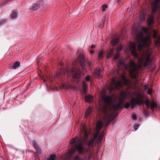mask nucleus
Segmentation results:
<instances>
[{"mask_svg": "<svg viewBox=\"0 0 160 160\" xmlns=\"http://www.w3.org/2000/svg\"><path fill=\"white\" fill-rule=\"evenodd\" d=\"M137 42L138 43V48L141 50L145 46L147 45V43H149L150 45L151 41L148 37H144L143 34L141 32H139L136 35Z\"/></svg>", "mask_w": 160, "mask_h": 160, "instance_id": "obj_1", "label": "nucleus"}, {"mask_svg": "<svg viewBox=\"0 0 160 160\" xmlns=\"http://www.w3.org/2000/svg\"><path fill=\"white\" fill-rule=\"evenodd\" d=\"M80 59L79 62V64L80 67H78L77 71L73 75V78L76 79H80L81 77L82 71H81V68L82 70L86 69V65L85 64V59L83 54H82L80 56Z\"/></svg>", "mask_w": 160, "mask_h": 160, "instance_id": "obj_2", "label": "nucleus"}, {"mask_svg": "<svg viewBox=\"0 0 160 160\" xmlns=\"http://www.w3.org/2000/svg\"><path fill=\"white\" fill-rule=\"evenodd\" d=\"M142 100L138 97H132L130 103L126 102L125 103L124 107L126 109L128 108L131 105V108L133 109L137 105L140 106L142 103Z\"/></svg>", "mask_w": 160, "mask_h": 160, "instance_id": "obj_3", "label": "nucleus"}, {"mask_svg": "<svg viewBox=\"0 0 160 160\" xmlns=\"http://www.w3.org/2000/svg\"><path fill=\"white\" fill-rule=\"evenodd\" d=\"M130 66L131 68L129 70L130 77L131 78L135 80H138V72L137 69V66L135 62L132 60L130 61L129 62Z\"/></svg>", "mask_w": 160, "mask_h": 160, "instance_id": "obj_4", "label": "nucleus"}, {"mask_svg": "<svg viewBox=\"0 0 160 160\" xmlns=\"http://www.w3.org/2000/svg\"><path fill=\"white\" fill-rule=\"evenodd\" d=\"M74 71V69L73 68L68 67L67 68H65L64 69V71L62 70H59L58 72L56 74V77L59 76V75H64L65 72H67V73L71 74V75L73 76V73Z\"/></svg>", "mask_w": 160, "mask_h": 160, "instance_id": "obj_5", "label": "nucleus"}, {"mask_svg": "<svg viewBox=\"0 0 160 160\" xmlns=\"http://www.w3.org/2000/svg\"><path fill=\"white\" fill-rule=\"evenodd\" d=\"M160 2V0H153L152 2V11L153 13H156L158 9L159 3Z\"/></svg>", "mask_w": 160, "mask_h": 160, "instance_id": "obj_6", "label": "nucleus"}, {"mask_svg": "<svg viewBox=\"0 0 160 160\" xmlns=\"http://www.w3.org/2000/svg\"><path fill=\"white\" fill-rule=\"evenodd\" d=\"M131 50H130L131 53L132 55L135 58H138L139 56L137 52L136 46L134 43H131L130 47Z\"/></svg>", "mask_w": 160, "mask_h": 160, "instance_id": "obj_7", "label": "nucleus"}, {"mask_svg": "<svg viewBox=\"0 0 160 160\" xmlns=\"http://www.w3.org/2000/svg\"><path fill=\"white\" fill-rule=\"evenodd\" d=\"M42 2L41 1H39L36 3L32 4L29 8V10L32 11H36L40 7Z\"/></svg>", "mask_w": 160, "mask_h": 160, "instance_id": "obj_8", "label": "nucleus"}, {"mask_svg": "<svg viewBox=\"0 0 160 160\" xmlns=\"http://www.w3.org/2000/svg\"><path fill=\"white\" fill-rule=\"evenodd\" d=\"M75 147L79 153H83L85 149L83 147L82 143H81L78 145L76 144Z\"/></svg>", "mask_w": 160, "mask_h": 160, "instance_id": "obj_9", "label": "nucleus"}, {"mask_svg": "<svg viewBox=\"0 0 160 160\" xmlns=\"http://www.w3.org/2000/svg\"><path fill=\"white\" fill-rule=\"evenodd\" d=\"M147 24L149 26H151L154 22V17L153 15H151L147 21Z\"/></svg>", "mask_w": 160, "mask_h": 160, "instance_id": "obj_10", "label": "nucleus"}, {"mask_svg": "<svg viewBox=\"0 0 160 160\" xmlns=\"http://www.w3.org/2000/svg\"><path fill=\"white\" fill-rule=\"evenodd\" d=\"M120 95L121 98H120V100L123 102L124 99L127 97V93L126 91H122L120 92Z\"/></svg>", "mask_w": 160, "mask_h": 160, "instance_id": "obj_11", "label": "nucleus"}, {"mask_svg": "<svg viewBox=\"0 0 160 160\" xmlns=\"http://www.w3.org/2000/svg\"><path fill=\"white\" fill-rule=\"evenodd\" d=\"M94 141L92 138L89 140H87L85 141V142L86 143L87 146L90 147L91 146L93 147L94 146Z\"/></svg>", "mask_w": 160, "mask_h": 160, "instance_id": "obj_12", "label": "nucleus"}, {"mask_svg": "<svg viewBox=\"0 0 160 160\" xmlns=\"http://www.w3.org/2000/svg\"><path fill=\"white\" fill-rule=\"evenodd\" d=\"M33 146L35 149L36 150L37 152H38L40 153H41V150L40 148L38 146L37 142L36 141H34L32 143Z\"/></svg>", "mask_w": 160, "mask_h": 160, "instance_id": "obj_13", "label": "nucleus"}, {"mask_svg": "<svg viewBox=\"0 0 160 160\" xmlns=\"http://www.w3.org/2000/svg\"><path fill=\"white\" fill-rule=\"evenodd\" d=\"M82 87L83 89V92L84 93H86L87 91L88 86L87 83L85 81L82 82Z\"/></svg>", "mask_w": 160, "mask_h": 160, "instance_id": "obj_14", "label": "nucleus"}, {"mask_svg": "<svg viewBox=\"0 0 160 160\" xmlns=\"http://www.w3.org/2000/svg\"><path fill=\"white\" fill-rule=\"evenodd\" d=\"M92 96L90 95H88L85 97V100L86 101L90 102L92 101Z\"/></svg>", "mask_w": 160, "mask_h": 160, "instance_id": "obj_15", "label": "nucleus"}, {"mask_svg": "<svg viewBox=\"0 0 160 160\" xmlns=\"http://www.w3.org/2000/svg\"><path fill=\"white\" fill-rule=\"evenodd\" d=\"M119 39L118 38L113 39L112 40L111 42L112 46H115L119 42Z\"/></svg>", "mask_w": 160, "mask_h": 160, "instance_id": "obj_16", "label": "nucleus"}, {"mask_svg": "<svg viewBox=\"0 0 160 160\" xmlns=\"http://www.w3.org/2000/svg\"><path fill=\"white\" fill-rule=\"evenodd\" d=\"M121 101H119V102L113 105V107L115 109H117L118 108L120 107L121 104L123 103Z\"/></svg>", "mask_w": 160, "mask_h": 160, "instance_id": "obj_17", "label": "nucleus"}, {"mask_svg": "<svg viewBox=\"0 0 160 160\" xmlns=\"http://www.w3.org/2000/svg\"><path fill=\"white\" fill-rule=\"evenodd\" d=\"M20 62L18 61L16 62L13 65L12 68L13 69H15L18 67L20 65Z\"/></svg>", "mask_w": 160, "mask_h": 160, "instance_id": "obj_18", "label": "nucleus"}, {"mask_svg": "<svg viewBox=\"0 0 160 160\" xmlns=\"http://www.w3.org/2000/svg\"><path fill=\"white\" fill-rule=\"evenodd\" d=\"M158 31L155 29L153 30V37L154 38H156L158 37H160L158 35Z\"/></svg>", "mask_w": 160, "mask_h": 160, "instance_id": "obj_19", "label": "nucleus"}, {"mask_svg": "<svg viewBox=\"0 0 160 160\" xmlns=\"http://www.w3.org/2000/svg\"><path fill=\"white\" fill-rule=\"evenodd\" d=\"M103 135L101 134L100 136L96 139V144H99L100 143L102 140Z\"/></svg>", "mask_w": 160, "mask_h": 160, "instance_id": "obj_20", "label": "nucleus"}, {"mask_svg": "<svg viewBox=\"0 0 160 160\" xmlns=\"http://www.w3.org/2000/svg\"><path fill=\"white\" fill-rule=\"evenodd\" d=\"M101 71V69L99 68L98 69V72L95 73V77L96 78H99L100 76Z\"/></svg>", "mask_w": 160, "mask_h": 160, "instance_id": "obj_21", "label": "nucleus"}, {"mask_svg": "<svg viewBox=\"0 0 160 160\" xmlns=\"http://www.w3.org/2000/svg\"><path fill=\"white\" fill-rule=\"evenodd\" d=\"M156 39L155 40H154V43L155 44L157 45H159L160 44V37H158V38H155Z\"/></svg>", "mask_w": 160, "mask_h": 160, "instance_id": "obj_22", "label": "nucleus"}, {"mask_svg": "<svg viewBox=\"0 0 160 160\" xmlns=\"http://www.w3.org/2000/svg\"><path fill=\"white\" fill-rule=\"evenodd\" d=\"M102 123L101 121H98L97 124V127L98 129H100L102 128Z\"/></svg>", "mask_w": 160, "mask_h": 160, "instance_id": "obj_23", "label": "nucleus"}, {"mask_svg": "<svg viewBox=\"0 0 160 160\" xmlns=\"http://www.w3.org/2000/svg\"><path fill=\"white\" fill-rule=\"evenodd\" d=\"M88 133L87 131H85L83 135L84 140L85 141L87 140L88 137Z\"/></svg>", "mask_w": 160, "mask_h": 160, "instance_id": "obj_24", "label": "nucleus"}, {"mask_svg": "<svg viewBox=\"0 0 160 160\" xmlns=\"http://www.w3.org/2000/svg\"><path fill=\"white\" fill-rule=\"evenodd\" d=\"M157 107V104L155 102H153L151 104L150 108L152 110H153V108H154L156 107Z\"/></svg>", "mask_w": 160, "mask_h": 160, "instance_id": "obj_25", "label": "nucleus"}, {"mask_svg": "<svg viewBox=\"0 0 160 160\" xmlns=\"http://www.w3.org/2000/svg\"><path fill=\"white\" fill-rule=\"evenodd\" d=\"M105 20V18H103L102 19V24H101L99 26H98V27H100V28H103L104 26Z\"/></svg>", "mask_w": 160, "mask_h": 160, "instance_id": "obj_26", "label": "nucleus"}, {"mask_svg": "<svg viewBox=\"0 0 160 160\" xmlns=\"http://www.w3.org/2000/svg\"><path fill=\"white\" fill-rule=\"evenodd\" d=\"M121 82L118 81L117 82L115 85L114 88L115 89H118L121 86Z\"/></svg>", "mask_w": 160, "mask_h": 160, "instance_id": "obj_27", "label": "nucleus"}, {"mask_svg": "<svg viewBox=\"0 0 160 160\" xmlns=\"http://www.w3.org/2000/svg\"><path fill=\"white\" fill-rule=\"evenodd\" d=\"M103 53V52L102 51H101L99 52L98 55V57L99 59H100L103 58V57L102 55Z\"/></svg>", "mask_w": 160, "mask_h": 160, "instance_id": "obj_28", "label": "nucleus"}, {"mask_svg": "<svg viewBox=\"0 0 160 160\" xmlns=\"http://www.w3.org/2000/svg\"><path fill=\"white\" fill-rule=\"evenodd\" d=\"M72 160H83L82 158H80L78 155H76Z\"/></svg>", "mask_w": 160, "mask_h": 160, "instance_id": "obj_29", "label": "nucleus"}, {"mask_svg": "<svg viewBox=\"0 0 160 160\" xmlns=\"http://www.w3.org/2000/svg\"><path fill=\"white\" fill-rule=\"evenodd\" d=\"M150 56L149 55H148L146 58H145V60L144 62H146V63H148L150 61Z\"/></svg>", "mask_w": 160, "mask_h": 160, "instance_id": "obj_30", "label": "nucleus"}, {"mask_svg": "<svg viewBox=\"0 0 160 160\" xmlns=\"http://www.w3.org/2000/svg\"><path fill=\"white\" fill-rule=\"evenodd\" d=\"M103 99L104 101L106 102H109L111 100L110 98L108 96H107L106 97H104L103 98Z\"/></svg>", "mask_w": 160, "mask_h": 160, "instance_id": "obj_31", "label": "nucleus"}, {"mask_svg": "<svg viewBox=\"0 0 160 160\" xmlns=\"http://www.w3.org/2000/svg\"><path fill=\"white\" fill-rule=\"evenodd\" d=\"M56 157V155L55 154H52L50 155L49 160H55Z\"/></svg>", "mask_w": 160, "mask_h": 160, "instance_id": "obj_32", "label": "nucleus"}, {"mask_svg": "<svg viewBox=\"0 0 160 160\" xmlns=\"http://www.w3.org/2000/svg\"><path fill=\"white\" fill-rule=\"evenodd\" d=\"M107 118H108V119H111V121H113L114 119L116 118L115 116H113L112 117L111 116L108 115V116H106Z\"/></svg>", "mask_w": 160, "mask_h": 160, "instance_id": "obj_33", "label": "nucleus"}, {"mask_svg": "<svg viewBox=\"0 0 160 160\" xmlns=\"http://www.w3.org/2000/svg\"><path fill=\"white\" fill-rule=\"evenodd\" d=\"M122 44H120L116 48V50L117 52H119L122 49Z\"/></svg>", "mask_w": 160, "mask_h": 160, "instance_id": "obj_34", "label": "nucleus"}, {"mask_svg": "<svg viewBox=\"0 0 160 160\" xmlns=\"http://www.w3.org/2000/svg\"><path fill=\"white\" fill-rule=\"evenodd\" d=\"M125 63V62L122 60H119L118 61V66H120L121 65H123Z\"/></svg>", "mask_w": 160, "mask_h": 160, "instance_id": "obj_35", "label": "nucleus"}, {"mask_svg": "<svg viewBox=\"0 0 160 160\" xmlns=\"http://www.w3.org/2000/svg\"><path fill=\"white\" fill-rule=\"evenodd\" d=\"M11 18H12L14 19L16 18L17 16V13L15 12H13L11 15Z\"/></svg>", "mask_w": 160, "mask_h": 160, "instance_id": "obj_36", "label": "nucleus"}, {"mask_svg": "<svg viewBox=\"0 0 160 160\" xmlns=\"http://www.w3.org/2000/svg\"><path fill=\"white\" fill-rule=\"evenodd\" d=\"M102 11H104L106 9L108 8V5L106 4H104L102 6Z\"/></svg>", "mask_w": 160, "mask_h": 160, "instance_id": "obj_37", "label": "nucleus"}, {"mask_svg": "<svg viewBox=\"0 0 160 160\" xmlns=\"http://www.w3.org/2000/svg\"><path fill=\"white\" fill-rule=\"evenodd\" d=\"M112 51L108 52L107 54V58L108 59L112 56Z\"/></svg>", "mask_w": 160, "mask_h": 160, "instance_id": "obj_38", "label": "nucleus"}, {"mask_svg": "<svg viewBox=\"0 0 160 160\" xmlns=\"http://www.w3.org/2000/svg\"><path fill=\"white\" fill-rule=\"evenodd\" d=\"M142 30L145 33H147L148 32V30L146 27H142Z\"/></svg>", "mask_w": 160, "mask_h": 160, "instance_id": "obj_39", "label": "nucleus"}, {"mask_svg": "<svg viewBox=\"0 0 160 160\" xmlns=\"http://www.w3.org/2000/svg\"><path fill=\"white\" fill-rule=\"evenodd\" d=\"M122 80L125 84L128 85L130 82V81L126 78Z\"/></svg>", "mask_w": 160, "mask_h": 160, "instance_id": "obj_40", "label": "nucleus"}, {"mask_svg": "<svg viewBox=\"0 0 160 160\" xmlns=\"http://www.w3.org/2000/svg\"><path fill=\"white\" fill-rule=\"evenodd\" d=\"M140 126V124H134V128L135 129V130H137Z\"/></svg>", "mask_w": 160, "mask_h": 160, "instance_id": "obj_41", "label": "nucleus"}, {"mask_svg": "<svg viewBox=\"0 0 160 160\" xmlns=\"http://www.w3.org/2000/svg\"><path fill=\"white\" fill-rule=\"evenodd\" d=\"M90 75H87L85 77V80L87 82H89L90 80Z\"/></svg>", "mask_w": 160, "mask_h": 160, "instance_id": "obj_42", "label": "nucleus"}, {"mask_svg": "<svg viewBox=\"0 0 160 160\" xmlns=\"http://www.w3.org/2000/svg\"><path fill=\"white\" fill-rule=\"evenodd\" d=\"M119 53L115 54L113 57V59L114 60H116L119 57Z\"/></svg>", "mask_w": 160, "mask_h": 160, "instance_id": "obj_43", "label": "nucleus"}, {"mask_svg": "<svg viewBox=\"0 0 160 160\" xmlns=\"http://www.w3.org/2000/svg\"><path fill=\"white\" fill-rule=\"evenodd\" d=\"M98 134H96L94 135L93 137L92 138L93 140L95 141L98 138Z\"/></svg>", "mask_w": 160, "mask_h": 160, "instance_id": "obj_44", "label": "nucleus"}, {"mask_svg": "<svg viewBox=\"0 0 160 160\" xmlns=\"http://www.w3.org/2000/svg\"><path fill=\"white\" fill-rule=\"evenodd\" d=\"M76 141L75 138H72L70 141V144H74Z\"/></svg>", "mask_w": 160, "mask_h": 160, "instance_id": "obj_45", "label": "nucleus"}, {"mask_svg": "<svg viewBox=\"0 0 160 160\" xmlns=\"http://www.w3.org/2000/svg\"><path fill=\"white\" fill-rule=\"evenodd\" d=\"M106 119L107 120H108V121L107 122V125H108L110 124L111 121V120H110V119H108V118H107L106 116Z\"/></svg>", "mask_w": 160, "mask_h": 160, "instance_id": "obj_46", "label": "nucleus"}, {"mask_svg": "<svg viewBox=\"0 0 160 160\" xmlns=\"http://www.w3.org/2000/svg\"><path fill=\"white\" fill-rule=\"evenodd\" d=\"M132 118L133 119L136 120L137 119V116L135 114H133L132 115Z\"/></svg>", "mask_w": 160, "mask_h": 160, "instance_id": "obj_47", "label": "nucleus"}, {"mask_svg": "<svg viewBox=\"0 0 160 160\" xmlns=\"http://www.w3.org/2000/svg\"><path fill=\"white\" fill-rule=\"evenodd\" d=\"M145 103V105H147L148 106H150L151 104H150V102H149L148 100Z\"/></svg>", "mask_w": 160, "mask_h": 160, "instance_id": "obj_48", "label": "nucleus"}, {"mask_svg": "<svg viewBox=\"0 0 160 160\" xmlns=\"http://www.w3.org/2000/svg\"><path fill=\"white\" fill-rule=\"evenodd\" d=\"M90 113V112L88 111L87 110V111L86 112L85 116L86 117V118H87L89 114Z\"/></svg>", "mask_w": 160, "mask_h": 160, "instance_id": "obj_49", "label": "nucleus"}, {"mask_svg": "<svg viewBox=\"0 0 160 160\" xmlns=\"http://www.w3.org/2000/svg\"><path fill=\"white\" fill-rule=\"evenodd\" d=\"M86 65L88 66L89 67L91 65V63L89 61H88L86 63Z\"/></svg>", "mask_w": 160, "mask_h": 160, "instance_id": "obj_50", "label": "nucleus"}, {"mask_svg": "<svg viewBox=\"0 0 160 160\" xmlns=\"http://www.w3.org/2000/svg\"><path fill=\"white\" fill-rule=\"evenodd\" d=\"M6 21V20H0V24H3Z\"/></svg>", "mask_w": 160, "mask_h": 160, "instance_id": "obj_51", "label": "nucleus"}, {"mask_svg": "<svg viewBox=\"0 0 160 160\" xmlns=\"http://www.w3.org/2000/svg\"><path fill=\"white\" fill-rule=\"evenodd\" d=\"M121 78H122V80L126 78L125 75H122L121 76Z\"/></svg>", "mask_w": 160, "mask_h": 160, "instance_id": "obj_52", "label": "nucleus"}, {"mask_svg": "<svg viewBox=\"0 0 160 160\" xmlns=\"http://www.w3.org/2000/svg\"><path fill=\"white\" fill-rule=\"evenodd\" d=\"M152 91L150 90H149L147 92L148 94L150 95L152 93Z\"/></svg>", "mask_w": 160, "mask_h": 160, "instance_id": "obj_53", "label": "nucleus"}, {"mask_svg": "<svg viewBox=\"0 0 160 160\" xmlns=\"http://www.w3.org/2000/svg\"><path fill=\"white\" fill-rule=\"evenodd\" d=\"M122 66H123V67H124V68L125 69H127V65L125 64V63Z\"/></svg>", "mask_w": 160, "mask_h": 160, "instance_id": "obj_54", "label": "nucleus"}, {"mask_svg": "<svg viewBox=\"0 0 160 160\" xmlns=\"http://www.w3.org/2000/svg\"><path fill=\"white\" fill-rule=\"evenodd\" d=\"M95 48V46L94 45H92L91 46V48L92 49L94 48Z\"/></svg>", "mask_w": 160, "mask_h": 160, "instance_id": "obj_55", "label": "nucleus"}, {"mask_svg": "<svg viewBox=\"0 0 160 160\" xmlns=\"http://www.w3.org/2000/svg\"><path fill=\"white\" fill-rule=\"evenodd\" d=\"M148 63H146V62H144V66L146 67L148 65Z\"/></svg>", "mask_w": 160, "mask_h": 160, "instance_id": "obj_56", "label": "nucleus"}, {"mask_svg": "<svg viewBox=\"0 0 160 160\" xmlns=\"http://www.w3.org/2000/svg\"><path fill=\"white\" fill-rule=\"evenodd\" d=\"M90 52L91 54H92L94 52V51L93 50H90Z\"/></svg>", "mask_w": 160, "mask_h": 160, "instance_id": "obj_57", "label": "nucleus"}, {"mask_svg": "<svg viewBox=\"0 0 160 160\" xmlns=\"http://www.w3.org/2000/svg\"><path fill=\"white\" fill-rule=\"evenodd\" d=\"M122 0H116V1L117 3H119L120 1H121Z\"/></svg>", "mask_w": 160, "mask_h": 160, "instance_id": "obj_58", "label": "nucleus"}, {"mask_svg": "<svg viewBox=\"0 0 160 160\" xmlns=\"http://www.w3.org/2000/svg\"><path fill=\"white\" fill-rule=\"evenodd\" d=\"M146 106L147 108V109H148L149 108H150V106H147V105H146Z\"/></svg>", "mask_w": 160, "mask_h": 160, "instance_id": "obj_59", "label": "nucleus"}, {"mask_svg": "<svg viewBox=\"0 0 160 160\" xmlns=\"http://www.w3.org/2000/svg\"><path fill=\"white\" fill-rule=\"evenodd\" d=\"M144 86H145V89H147V86L146 85H145Z\"/></svg>", "mask_w": 160, "mask_h": 160, "instance_id": "obj_60", "label": "nucleus"}, {"mask_svg": "<svg viewBox=\"0 0 160 160\" xmlns=\"http://www.w3.org/2000/svg\"><path fill=\"white\" fill-rule=\"evenodd\" d=\"M2 157H0V160H2Z\"/></svg>", "mask_w": 160, "mask_h": 160, "instance_id": "obj_61", "label": "nucleus"}, {"mask_svg": "<svg viewBox=\"0 0 160 160\" xmlns=\"http://www.w3.org/2000/svg\"><path fill=\"white\" fill-rule=\"evenodd\" d=\"M91 156H89V157H88V158H91Z\"/></svg>", "mask_w": 160, "mask_h": 160, "instance_id": "obj_62", "label": "nucleus"}, {"mask_svg": "<svg viewBox=\"0 0 160 160\" xmlns=\"http://www.w3.org/2000/svg\"><path fill=\"white\" fill-rule=\"evenodd\" d=\"M75 138H78V137H77V136Z\"/></svg>", "mask_w": 160, "mask_h": 160, "instance_id": "obj_63", "label": "nucleus"}, {"mask_svg": "<svg viewBox=\"0 0 160 160\" xmlns=\"http://www.w3.org/2000/svg\"><path fill=\"white\" fill-rule=\"evenodd\" d=\"M140 95H141L140 94H139V95H138V96H140Z\"/></svg>", "mask_w": 160, "mask_h": 160, "instance_id": "obj_64", "label": "nucleus"}]
</instances>
